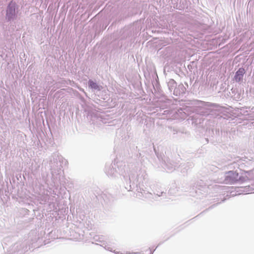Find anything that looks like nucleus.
I'll return each instance as SVG.
<instances>
[{"mask_svg": "<svg viewBox=\"0 0 254 254\" xmlns=\"http://www.w3.org/2000/svg\"><path fill=\"white\" fill-rule=\"evenodd\" d=\"M238 173L234 171H229L227 173L225 181L227 184H233L238 179Z\"/></svg>", "mask_w": 254, "mask_h": 254, "instance_id": "nucleus-1", "label": "nucleus"}, {"mask_svg": "<svg viewBox=\"0 0 254 254\" xmlns=\"http://www.w3.org/2000/svg\"><path fill=\"white\" fill-rule=\"evenodd\" d=\"M245 73V70L244 68H240L236 72L234 76V80L236 82L240 81L243 77V75Z\"/></svg>", "mask_w": 254, "mask_h": 254, "instance_id": "nucleus-2", "label": "nucleus"}, {"mask_svg": "<svg viewBox=\"0 0 254 254\" xmlns=\"http://www.w3.org/2000/svg\"><path fill=\"white\" fill-rule=\"evenodd\" d=\"M15 13V10L12 9V8H9L7 10V16L8 17V19H10L11 18V16L13 15Z\"/></svg>", "mask_w": 254, "mask_h": 254, "instance_id": "nucleus-3", "label": "nucleus"}, {"mask_svg": "<svg viewBox=\"0 0 254 254\" xmlns=\"http://www.w3.org/2000/svg\"><path fill=\"white\" fill-rule=\"evenodd\" d=\"M89 85L92 88L97 89L98 88L97 84L92 80H89Z\"/></svg>", "mask_w": 254, "mask_h": 254, "instance_id": "nucleus-4", "label": "nucleus"}, {"mask_svg": "<svg viewBox=\"0 0 254 254\" xmlns=\"http://www.w3.org/2000/svg\"><path fill=\"white\" fill-rule=\"evenodd\" d=\"M252 174L251 171L246 172V176L247 177L248 176H250V175Z\"/></svg>", "mask_w": 254, "mask_h": 254, "instance_id": "nucleus-5", "label": "nucleus"}]
</instances>
